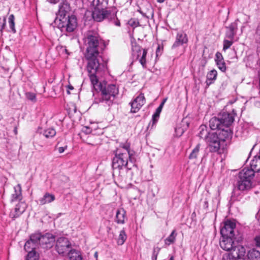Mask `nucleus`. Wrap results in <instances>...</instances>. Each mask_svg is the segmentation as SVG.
Wrapping results in <instances>:
<instances>
[{"label": "nucleus", "instance_id": "nucleus-1", "mask_svg": "<svg viewBox=\"0 0 260 260\" xmlns=\"http://www.w3.org/2000/svg\"><path fill=\"white\" fill-rule=\"evenodd\" d=\"M83 40L86 47L85 57L87 60L86 69L88 75L94 89L101 92L99 103L110 107L119 91L114 84L99 82L100 77L107 70V63L99 55L100 51L104 47V41L96 31L93 30L87 31L84 34Z\"/></svg>", "mask_w": 260, "mask_h": 260}, {"label": "nucleus", "instance_id": "nucleus-2", "mask_svg": "<svg viewBox=\"0 0 260 260\" xmlns=\"http://www.w3.org/2000/svg\"><path fill=\"white\" fill-rule=\"evenodd\" d=\"M115 156L112 159V168L114 173H116L117 170H121L123 168L128 167V161L133 166L136 161L135 152L130 150L129 145L120 146L114 151Z\"/></svg>", "mask_w": 260, "mask_h": 260}, {"label": "nucleus", "instance_id": "nucleus-3", "mask_svg": "<svg viewBox=\"0 0 260 260\" xmlns=\"http://www.w3.org/2000/svg\"><path fill=\"white\" fill-rule=\"evenodd\" d=\"M235 237L221 236L220 246L224 250L230 251L223 256V260H245L242 259L246 253L245 247L237 244L234 241Z\"/></svg>", "mask_w": 260, "mask_h": 260}, {"label": "nucleus", "instance_id": "nucleus-4", "mask_svg": "<svg viewBox=\"0 0 260 260\" xmlns=\"http://www.w3.org/2000/svg\"><path fill=\"white\" fill-rule=\"evenodd\" d=\"M53 23L62 32H72L77 26V18L74 15L68 16L61 18H55Z\"/></svg>", "mask_w": 260, "mask_h": 260}, {"label": "nucleus", "instance_id": "nucleus-5", "mask_svg": "<svg viewBox=\"0 0 260 260\" xmlns=\"http://www.w3.org/2000/svg\"><path fill=\"white\" fill-rule=\"evenodd\" d=\"M92 17L94 20L97 22H101L104 19H107L109 22L115 26H120V21L117 18L116 14L114 12L111 13L106 9H93Z\"/></svg>", "mask_w": 260, "mask_h": 260}, {"label": "nucleus", "instance_id": "nucleus-6", "mask_svg": "<svg viewBox=\"0 0 260 260\" xmlns=\"http://www.w3.org/2000/svg\"><path fill=\"white\" fill-rule=\"evenodd\" d=\"M254 177L252 170L244 169L239 174L237 182L238 189L241 191H246L251 187V180Z\"/></svg>", "mask_w": 260, "mask_h": 260}, {"label": "nucleus", "instance_id": "nucleus-7", "mask_svg": "<svg viewBox=\"0 0 260 260\" xmlns=\"http://www.w3.org/2000/svg\"><path fill=\"white\" fill-rule=\"evenodd\" d=\"M206 141L208 144L210 152H216L218 151L220 147V142L221 141L216 132L209 133Z\"/></svg>", "mask_w": 260, "mask_h": 260}, {"label": "nucleus", "instance_id": "nucleus-8", "mask_svg": "<svg viewBox=\"0 0 260 260\" xmlns=\"http://www.w3.org/2000/svg\"><path fill=\"white\" fill-rule=\"evenodd\" d=\"M71 245L70 241L67 238L60 237L56 241V250L58 254L64 255L69 253Z\"/></svg>", "mask_w": 260, "mask_h": 260}, {"label": "nucleus", "instance_id": "nucleus-9", "mask_svg": "<svg viewBox=\"0 0 260 260\" xmlns=\"http://www.w3.org/2000/svg\"><path fill=\"white\" fill-rule=\"evenodd\" d=\"M236 115L233 110L232 113L223 112L218 115L219 120L221 122L222 127H230V126L233 123L235 116Z\"/></svg>", "mask_w": 260, "mask_h": 260}, {"label": "nucleus", "instance_id": "nucleus-10", "mask_svg": "<svg viewBox=\"0 0 260 260\" xmlns=\"http://www.w3.org/2000/svg\"><path fill=\"white\" fill-rule=\"evenodd\" d=\"M236 223L231 220L226 221L220 229L221 236L235 237Z\"/></svg>", "mask_w": 260, "mask_h": 260}, {"label": "nucleus", "instance_id": "nucleus-11", "mask_svg": "<svg viewBox=\"0 0 260 260\" xmlns=\"http://www.w3.org/2000/svg\"><path fill=\"white\" fill-rule=\"evenodd\" d=\"M71 11L69 3L67 0H61L58 5V11L56 18H61L69 16L68 14Z\"/></svg>", "mask_w": 260, "mask_h": 260}, {"label": "nucleus", "instance_id": "nucleus-12", "mask_svg": "<svg viewBox=\"0 0 260 260\" xmlns=\"http://www.w3.org/2000/svg\"><path fill=\"white\" fill-rule=\"evenodd\" d=\"M145 99L144 94H140L134 100L130 103L131 106V112L132 113H137L140 108L144 105Z\"/></svg>", "mask_w": 260, "mask_h": 260}, {"label": "nucleus", "instance_id": "nucleus-13", "mask_svg": "<svg viewBox=\"0 0 260 260\" xmlns=\"http://www.w3.org/2000/svg\"><path fill=\"white\" fill-rule=\"evenodd\" d=\"M188 42V37L185 32L183 31H178L175 38V41L172 46V49H174L179 46L186 44Z\"/></svg>", "mask_w": 260, "mask_h": 260}, {"label": "nucleus", "instance_id": "nucleus-14", "mask_svg": "<svg viewBox=\"0 0 260 260\" xmlns=\"http://www.w3.org/2000/svg\"><path fill=\"white\" fill-rule=\"evenodd\" d=\"M55 237L51 234L43 235L41 238L40 245L44 248H50L55 242Z\"/></svg>", "mask_w": 260, "mask_h": 260}, {"label": "nucleus", "instance_id": "nucleus-15", "mask_svg": "<svg viewBox=\"0 0 260 260\" xmlns=\"http://www.w3.org/2000/svg\"><path fill=\"white\" fill-rule=\"evenodd\" d=\"M27 205L24 202H19L13 210L10 213V216L13 219L18 217L26 210Z\"/></svg>", "mask_w": 260, "mask_h": 260}, {"label": "nucleus", "instance_id": "nucleus-16", "mask_svg": "<svg viewBox=\"0 0 260 260\" xmlns=\"http://www.w3.org/2000/svg\"><path fill=\"white\" fill-rule=\"evenodd\" d=\"M133 54H134L135 52L137 53V58H138L142 53V56L140 58L139 61L143 67H145L146 64V56L147 53V49H142L140 46L136 45L133 47Z\"/></svg>", "mask_w": 260, "mask_h": 260}, {"label": "nucleus", "instance_id": "nucleus-17", "mask_svg": "<svg viewBox=\"0 0 260 260\" xmlns=\"http://www.w3.org/2000/svg\"><path fill=\"white\" fill-rule=\"evenodd\" d=\"M214 59L218 68L221 72H225L226 67L222 54L219 52H216Z\"/></svg>", "mask_w": 260, "mask_h": 260}, {"label": "nucleus", "instance_id": "nucleus-18", "mask_svg": "<svg viewBox=\"0 0 260 260\" xmlns=\"http://www.w3.org/2000/svg\"><path fill=\"white\" fill-rule=\"evenodd\" d=\"M218 135L221 141H225L232 137V133L230 127H223L218 131Z\"/></svg>", "mask_w": 260, "mask_h": 260}, {"label": "nucleus", "instance_id": "nucleus-19", "mask_svg": "<svg viewBox=\"0 0 260 260\" xmlns=\"http://www.w3.org/2000/svg\"><path fill=\"white\" fill-rule=\"evenodd\" d=\"M14 193L12 194L11 202H13L17 201H18L19 202H22V190L20 184H17L14 187Z\"/></svg>", "mask_w": 260, "mask_h": 260}, {"label": "nucleus", "instance_id": "nucleus-20", "mask_svg": "<svg viewBox=\"0 0 260 260\" xmlns=\"http://www.w3.org/2000/svg\"><path fill=\"white\" fill-rule=\"evenodd\" d=\"M125 219H126V211L123 208L117 209L116 213L115 221L118 224H124Z\"/></svg>", "mask_w": 260, "mask_h": 260}, {"label": "nucleus", "instance_id": "nucleus-21", "mask_svg": "<svg viewBox=\"0 0 260 260\" xmlns=\"http://www.w3.org/2000/svg\"><path fill=\"white\" fill-rule=\"evenodd\" d=\"M108 4V0H93L92 5L93 9H106Z\"/></svg>", "mask_w": 260, "mask_h": 260}, {"label": "nucleus", "instance_id": "nucleus-22", "mask_svg": "<svg viewBox=\"0 0 260 260\" xmlns=\"http://www.w3.org/2000/svg\"><path fill=\"white\" fill-rule=\"evenodd\" d=\"M226 28L228 30L225 33L226 37L232 40L234 39L237 29V24L235 23H232Z\"/></svg>", "mask_w": 260, "mask_h": 260}, {"label": "nucleus", "instance_id": "nucleus-23", "mask_svg": "<svg viewBox=\"0 0 260 260\" xmlns=\"http://www.w3.org/2000/svg\"><path fill=\"white\" fill-rule=\"evenodd\" d=\"M242 259L245 260H260V253L255 249H252L248 252L247 257H245L244 255L242 257Z\"/></svg>", "mask_w": 260, "mask_h": 260}, {"label": "nucleus", "instance_id": "nucleus-24", "mask_svg": "<svg viewBox=\"0 0 260 260\" xmlns=\"http://www.w3.org/2000/svg\"><path fill=\"white\" fill-rule=\"evenodd\" d=\"M217 76V72L215 69H213L209 72L207 74L206 85L207 86H209L211 84L214 83L216 80Z\"/></svg>", "mask_w": 260, "mask_h": 260}, {"label": "nucleus", "instance_id": "nucleus-25", "mask_svg": "<svg viewBox=\"0 0 260 260\" xmlns=\"http://www.w3.org/2000/svg\"><path fill=\"white\" fill-rule=\"evenodd\" d=\"M209 126L211 129L213 130L218 129L219 131L220 128H222L218 116L217 117H214L210 120Z\"/></svg>", "mask_w": 260, "mask_h": 260}, {"label": "nucleus", "instance_id": "nucleus-26", "mask_svg": "<svg viewBox=\"0 0 260 260\" xmlns=\"http://www.w3.org/2000/svg\"><path fill=\"white\" fill-rule=\"evenodd\" d=\"M55 200V196L53 194L49 193H46L44 196L39 199V204L43 205L46 204L50 203Z\"/></svg>", "mask_w": 260, "mask_h": 260}, {"label": "nucleus", "instance_id": "nucleus-27", "mask_svg": "<svg viewBox=\"0 0 260 260\" xmlns=\"http://www.w3.org/2000/svg\"><path fill=\"white\" fill-rule=\"evenodd\" d=\"M86 143L92 146H96L101 143V139L98 136L91 134L88 137Z\"/></svg>", "mask_w": 260, "mask_h": 260}, {"label": "nucleus", "instance_id": "nucleus-28", "mask_svg": "<svg viewBox=\"0 0 260 260\" xmlns=\"http://www.w3.org/2000/svg\"><path fill=\"white\" fill-rule=\"evenodd\" d=\"M116 172L117 173L116 174L118 173V176H117L116 179L117 181L118 182V185L123 187L124 186H125V185L127 183V178L125 177V175H123L122 174V172H121L120 170H117ZM114 174L115 173H113V175H114Z\"/></svg>", "mask_w": 260, "mask_h": 260}, {"label": "nucleus", "instance_id": "nucleus-29", "mask_svg": "<svg viewBox=\"0 0 260 260\" xmlns=\"http://www.w3.org/2000/svg\"><path fill=\"white\" fill-rule=\"evenodd\" d=\"M68 256L70 260H82V257L79 251L72 249L69 252Z\"/></svg>", "mask_w": 260, "mask_h": 260}, {"label": "nucleus", "instance_id": "nucleus-30", "mask_svg": "<svg viewBox=\"0 0 260 260\" xmlns=\"http://www.w3.org/2000/svg\"><path fill=\"white\" fill-rule=\"evenodd\" d=\"M200 132L199 133V136L202 138L204 139L205 141H206L207 137L209 135V132H208L207 127L205 125H202L200 126Z\"/></svg>", "mask_w": 260, "mask_h": 260}, {"label": "nucleus", "instance_id": "nucleus-31", "mask_svg": "<svg viewBox=\"0 0 260 260\" xmlns=\"http://www.w3.org/2000/svg\"><path fill=\"white\" fill-rule=\"evenodd\" d=\"M42 236V235L41 233H35L30 236L29 240L33 244L37 245V244H40Z\"/></svg>", "mask_w": 260, "mask_h": 260}, {"label": "nucleus", "instance_id": "nucleus-32", "mask_svg": "<svg viewBox=\"0 0 260 260\" xmlns=\"http://www.w3.org/2000/svg\"><path fill=\"white\" fill-rule=\"evenodd\" d=\"M127 239V236L124 229L120 232L117 243L118 245H122L124 244Z\"/></svg>", "mask_w": 260, "mask_h": 260}, {"label": "nucleus", "instance_id": "nucleus-33", "mask_svg": "<svg viewBox=\"0 0 260 260\" xmlns=\"http://www.w3.org/2000/svg\"><path fill=\"white\" fill-rule=\"evenodd\" d=\"M176 236L177 233H176V231L173 230L169 236L165 239V244L169 245L173 243L175 241Z\"/></svg>", "mask_w": 260, "mask_h": 260}, {"label": "nucleus", "instance_id": "nucleus-34", "mask_svg": "<svg viewBox=\"0 0 260 260\" xmlns=\"http://www.w3.org/2000/svg\"><path fill=\"white\" fill-rule=\"evenodd\" d=\"M200 146V144H198L196 146V147L192 150V152H191L189 156V159H196L198 157L199 154Z\"/></svg>", "mask_w": 260, "mask_h": 260}, {"label": "nucleus", "instance_id": "nucleus-35", "mask_svg": "<svg viewBox=\"0 0 260 260\" xmlns=\"http://www.w3.org/2000/svg\"><path fill=\"white\" fill-rule=\"evenodd\" d=\"M43 134L47 138H52L56 135V131L54 128H49L44 130Z\"/></svg>", "mask_w": 260, "mask_h": 260}, {"label": "nucleus", "instance_id": "nucleus-36", "mask_svg": "<svg viewBox=\"0 0 260 260\" xmlns=\"http://www.w3.org/2000/svg\"><path fill=\"white\" fill-rule=\"evenodd\" d=\"M162 109V108L158 106V107L156 109L155 113L152 115V124H155V123L157 121Z\"/></svg>", "mask_w": 260, "mask_h": 260}, {"label": "nucleus", "instance_id": "nucleus-37", "mask_svg": "<svg viewBox=\"0 0 260 260\" xmlns=\"http://www.w3.org/2000/svg\"><path fill=\"white\" fill-rule=\"evenodd\" d=\"M14 15L13 14H11L10 15L9 17V27L11 29V31L13 33L16 32V29L15 28V22H14Z\"/></svg>", "mask_w": 260, "mask_h": 260}, {"label": "nucleus", "instance_id": "nucleus-38", "mask_svg": "<svg viewBox=\"0 0 260 260\" xmlns=\"http://www.w3.org/2000/svg\"><path fill=\"white\" fill-rule=\"evenodd\" d=\"M38 255L34 250L29 251L26 257V260H38Z\"/></svg>", "mask_w": 260, "mask_h": 260}, {"label": "nucleus", "instance_id": "nucleus-39", "mask_svg": "<svg viewBox=\"0 0 260 260\" xmlns=\"http://www.w3.org/2000/svg\"><path fill=\"white\" fill-rule=\"evenodd\" d=\"M37 245L33 244V243L29 240L25 244L24 248L26 251H30L29 250H34L36 248Z\"/></svg>", "mask_w": 260, "mask_h": 260}, {"label": "nucleus", "instance_id": "nucleus-40", "mask_svg": "<svg viewBox=\"0 0 260 260\" xmlns=\"http://www.w3.org/2000/svg\"><path fill=\"white\" fill-rule=\"evenodd\" d=\"M255 36L256 42L258 44L257 47H260V23L256 27Z\"/></svg>", "mask_w": 260, "mask_h": 260}, {"label": "nucleus", "instance_id": "nucleus-41", "mask_svg": "<svg viewBox=\"0 0 260 260\" xmlns=\"http://www.w3.org/2000/svg\"><path fill=\"white\" fill-rule=\"evenodd\" d=\"M160 248L158 247H154L153 249L152 260H157V256L159 253Z\"/></svg>", "mask_w": 260, "mask_h": 260}, {"label": "nucleus", "instance_id": "nucleus-42", "mask_svg": "<svg viewBox=\"0 0 260 260\" xmlns=\"http://www.w3.org/2000/svg\"><path fill=\"white\" fill-rule=\"evenodd\" d=\"M26 97L28 100L33 102H36L37 101L36 95L34 93L30 92H26Z\"/></svg>", "mask_w": 260, "mask_h": 260}, {"label": "nucleus", "instance_id": "nucleus-43", "mask_svg": "<svg viewBox=\"0 0 260 260\" xmlns=\"http://www.w3.org/2000/svg\"><path fill=\"white\" fill-rule=\"evenodd\" d=\"M233 42L227 40H224L223 41V50L225 51L229 48L232 45Z\"/></svg>", "mask_w": 260, "mask_h": 260}, {"label": "nucleus", "instance_id": "nucleus-44", "mask_svg": "<svg viewBox=\"0 0 260 260\" xmlns=\"http://www.w3.org/2000/svg\"><path fill=\"white\" fill-rule=\"evenodd\" d=\"M128 24L132 27H136L139 25V22L135 19H131L128 21Z\"/></svg>", "mask_w": 260, "mask_h": 260}, {"label": "nucleus", "instance_id": "nucleus-45", "mask_svg": "<svg viewBox=\"0 0 260 260\" xmlns=\"http://www.w3.org/2000/svg\"><path fill=\"white\" fill-rule=\"evenodd\" d=\"M175 133L177 137H180L184 133V130L181 127H177L175 128Z\"/></svg>", "mask_w": 260, "mask_h": 260}, {"label": "nucleus", "instance_id": "nucleus-46", "mask_svg": "<svg viewBox=\"0 0 260 260\" xmlns=\"http://www.w3.org/2000/svg\"><path fill=\"white\" fill-rule=\"evenodd\" d=\"M82 131L86 134H89L91 133V130L90 127L88 126H84L83 127Z\"/></svg>", "mask_w": 260, "mask_h": 260}, {"label": "nucleus", "instance_id": "nucleus-47", "mask_svg": "<svg viewBox=\"0 0 260 260\" xmlns=\"http://www.w3.org/2000/svg\"><path fill=\"white\" fill-rule=\"evenodd\" d=\"M254 241L257 246L260 247V235L256 236L254 238Z\"/></svg>", "mask_w": 260, "mask_h": 260}, {"label": "nucleus", "instance_id": "nucleus-48", "mask_svg": "<svg viewBox=\"0 0 260 260\" xmlns=\"http://www.w3.org/2000/svg\"><path fill=\"white\" fill-rule=\"evenodd\" d=\"M6 19L5 17H4L3 20V23H2V24L1 26V31H2L3 29H4L5 27L6 26Z\"/></svg>", "mask_w": 260, "mask_h": 260}, {"label": "nucleus", "instance_id": "nucleus-49", "mask_svg": "<svg viewBox=\"0 0 260 260\" xmlns=\"http://www.w3.org/2000/svg\"><path fill=\"white\" fill-rule=\"evenodd\" d=\"M67 146H66L65 147H60L58 148V152L60 153H61L64 151V150L67 149Z\"/></svg>", "mask_w": 260, "mask_h": 260}, {"label": "nucleus", "instance_id": "nucleus-50", "mask_svg": "<svg viewBox=\"0 0 260 260\" xmlns=\"http://www.w3.org/2000/svg\"><path fill=\"white\" fill-rule=\"evenodd\" d=\"M203 208L205 209L208 208V202L206 199L203 202Z\"/></svg>", "mask_w": 260, "mask_h": 260}, {"label": "nucleus", "instance_id": "nucleus-51", "mask_svg": "<svg viewBox=\"0 0 260 260\" xmlns=\"http://www.w3.org/2000/svg\"><path fill=\"white\" fill-rule=\"evenodd\" d=\"M59 0H47V2L51 4H56L58 2Z\"/></svg>", "mask_w": 260, "mask_h": 260}, {"label": "nucleus", "instance_id": "nucleus-52", "mask_svg": "<svg viewBox=\"0 0 260 260\" xmlns=\"http://www.w3.org/2000/svg\"><path fill=\"white\" fill-rule=\"evenodd\" d=\"M167 101V98L166 99H164L161 102V103H160V104L159 105V107H161V108H163V106L165 104V103H166V102Z\"/></svg>", "mask_w": 260, "mask_h": 260}, {"label": "nucleus", "instance_id": "nucleus-53", "mask_svg": "<svg viewBox=\"0 0 260 260\" xmlns=\"http://www.w3.org/2000/svg\"><path fill=\"white\" fill-rule=\"evenodd\" d=\"M160 47L159 45H158L156 49V56H157L159 55V53L160 52Z\"/></svg>", "mask_w": 260, "mask_h": 260}, {"label": "nucleus", "instance_id": "nucleus-54", "mask_svg": "<svg viewBox=\"0 0 260 260\" xmlns=\"http://www.w3.org/2000/svg\"><path fill=\"white\" fill-rule=\"evenodd\" d=\"M165 0H157V2L158 3H162L163 2H164Z\"/></svg>", "mask_w": 260, "mask_h": 260}, {"label": "nucleus", "instance_id": "nucleus-55", "mask_svg": "<svg viewBox=\"0 0 260 260\" xmlns=\"http://www.w3.org/2000/svg\"><path fill=\"white\" fill-rule=\"evenodd\" d=\"M68 88L70 89H73V88H74L71 85L69 86Z\"/></svg>", "mask_w": 260, "mask_h": 260}, {"label": "nucleus", "instance_id": "nucleus-56", "mask_svg": "<svg viewBox=\"0 0 260 260\" xmlns=\"http://www.w3.org/2000/svg\"><path fill=\"white\" fill-rule=\"evenodd\" d=\"M257 51L260 52V47H257Z\"/></svg>", "mask_w": 260, "mask_h": 260}, {"label": "nucleus", "instance_id": "nucleus-57", "mask_svg": "<svg viewBox=\"0 0 260 260\" xmlns=\"http://www.w3.org/2000/svg\"><path fill=\"white\" fill-rule=\"evenodd\" d=\"M3 119V115L0 113V121Z\"/></svg>", "mask_w": 260, "mask_h": 260}, {"label": "nucleus", "instance_id": "nucleus-58", "mask_svg": "<svg viewBox=\"0 0 260 260\" xmlns=\"http://www.w3.org/2000/svg\"><path fill=\"white\" fill-rule=\"evenodd\" d=\"M169 260H174L173 256H171Z\"/></svg>", "mask_w": 260, "mask_h": 260}, {"label": "nucleus", "instance_id": "nucleus-59", "mask_svg": "<svg viewBox=\"0 0 260 260\" xmlns=\"http://www.w3.org/2000/svg\"><path fill=\"white\" fill-rule=\"evenodd\" d=\"M94 256H95V257H97V256H98V252H96L94 253Z\"/></svg>", "mask_w": 260, "mask_h": 260}]
</instances>
